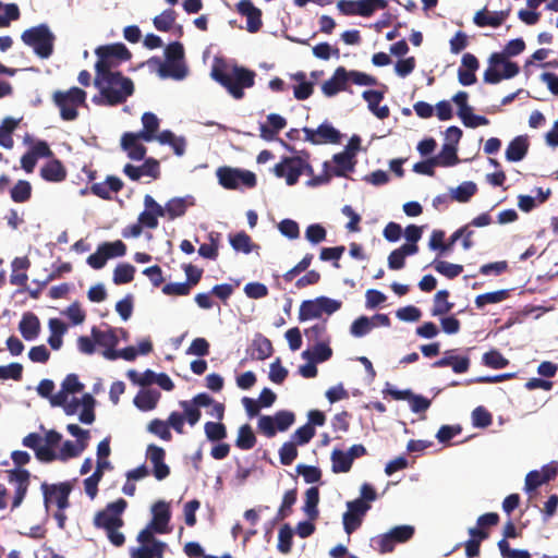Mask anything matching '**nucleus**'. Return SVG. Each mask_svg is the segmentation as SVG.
<instances>
[{"instance_id": "f257e3e1", "label": "nucleus", "mask_w": 558, "mask_h": 558, "mask_svg": "<svg viewBox=\"0 0 558 558\" xmlns=\"http://www.w3.org/2000/svg\"><path fill=\"white\" fill-rule=\"evenodd\" d=\"M94 85L99 89L101 99L94 96L98 105L118 106L126 101L134 93V83L120 71L96 72Z\"/></svg>"}, {"instance_id": "f03ea898", "label": "nucleus", "mask_w": 558, "mask_h": 558, "mask_svg": "<svg viewBox=\"0 0 558 558\" xmlns=\"http://www.w3.org/2000/svg\"><path fill=\"white\" fill-rule=\"evenodd\" d=\"M524 49V40L515 38L508 41L502 51L493 52L488 58V68L483 75L484 82L487 84H498L502 80L517 76L520 68L518 63L510 61L509 58L519 56Z\"/></svg>"}, {"instance_id": "7ed1b4c3", "label": "nucleus", "mask_w": 558, "mask_h": 558, "mask_svg": "<svg viewBox=\"0 0 558 558\" xmlns=\"http://www.w3.org/2000/svg\"><path fill=\"white\" fill-rule=\"evenodd\" d=\"M255 76L254 71L239 65H234L231 72H229L223 62L215 63L211 69V77L235 99L244 97V88L254 86Z\"/></svg>"}, {"instance_id": "20e7f679", "label": "nucleus", "mask_w": 558, "mask_h": 558, "mask_svg": "<svg viewBox=\"0 0 558 558\" xmlns=\"http://www.w3.org/2000/svg\"><path fill=\"white\" fill-rule=\"evenodd\" d=\"M21 39L41 59H48L53 52L56 37L47 24H39L24 31Z\"/></svg>"}, {"instance_id": "39448f33", "label": "nucleus", "mask_w": 558, "mask_h": 558, "mask_svg": "<svg viewBox=\"0 0 558 558\" xmlns=\"http://www.w3.org/2000/svg\"><path fill=\"white\" fill-rule=\"evenodd\" d=\"M95 53L98 58L95 63V71L101 73L104 71H113L114 68L132 58L131 51L122 43L99 46Z\"/></svg>"}, {"instance_id": "423d86ee", "label": "nucleus", "mask_w": 558, "mask_h": 558, "mask_svg": "<svg viewBox=\"0 0 558 558\" xmlns=\"http://www.w3.org/2000/svg\"><path fill=\"white\" fill-rule=\"evenodd\" d=\"M53 104L60 110V117L64 121H73L78 117L77 108L85 105L86 92L78 87L70 89L56 90L52 95Z\"/></svg>"}, {"instance_id": "0eeeda50", "label": "nucleus", "mask_w": 558, "mask_h": 558, "mask_svg": "<svg viewBox=\"0 0 558 558\" xmlns=\"http://www.w3.org/2000/svg\"><path fill=\"white\" fill-rule=\"evenodd\" d=\"M165 64L161 65L162 78L172 77L183 80L187 75V68L184 64V47L179 41L170 43L165 48Z\"/></svg>"}, {"instance_id": "6e6552de", "label": "nucleus", "mask_w": 558, "mask_h": 558, "mask_svg": "<svg viewBox=\"0 0 558 558\" xmlns=\"http://www.w3.org/2000/svg\"><path fill=\"white\" fill-rule=\"evenodd\" d=\"M341 301L327 296H318L315 300L303 301L299 310V319L305 322L313 318H319L323 313L328 315L341 308Z\"/></svg>"}, {"instance_id": "1a4fd4ad", "label": "nucleus", "mask_w": 558, "mask_h": 558, "mask_svg": "<svg viewBox=\"0 0 558 558\" xmlns=\"http://www.w3.org/2000/svg\"><path fill=\"white\" fill-rule=\"evenodd\" d=\"M128 507L126 500L119 498L106 506L105 509L98 511L94 517V525L105 531L112 527H122L124 522L121 518Z\"/></svg>"}, {"instance_id": "9d476101", "label": "nucleus", "mask_w": 558, "mask_h": 558, "mask_svg": "<svg viewBox=\"0 0 558 558\" xmlns=\"http://www.w3.org/2000/svg\"><path fill=\"white\" fill-rule=\"evenodd\" d=\"M220 185L228 190H235L240 185L253 189L257 184L256 175L252 171L230 167H221L217 170Z\"/></svg>"}, {"instance_id": "9b49d317", "label": "nucleus", "mask_w": 558, "mask_h": 558, "mask_svg": "<svg viewBox=\"0 0 558 558\" xmlns=\"http://www.w3.org/2000/svg\"><path fill=\"white\" fill-rule=\"evenodd\" d=\"M388 5L386 0H339L337 8L347 16L360 15L369 17L376 10H384Z\"/></svg>"}, {"instance_id": "f8f14e48", "label": "nucleus", "mask_w": 558, "mask_h": 558, "mask_svg": "<svg viewBox=\"0 0 558 558\" xmlns=\"http://www.w3.org/2000/svg\"><path fill=\"white\" fill-rule=\"evenodd\" d=\"M371 505L362 499L347 502V511L342 515L343 530L348 535L355 532L363 523Z\"/></svg>"}, {"instance_id": "ddd939ff", "label": "nucleus", "mask_w": 558, "mask_h": 558, "mask_svg": "<svg viewBox=\"0 0 558 558\" xmlns=\"http://www.w3.org/2000/svg\"><path fill=\"white\" fill-rule=\"evenodd\" d=\"M72 484L70 482H62L59 484H41L44 495V504L46 508L51 502H54L59 510H65L70 507L69 496L72 492Z\"/></svg>"}, {"instance_id": "4468645a", "label": "nucleus", "mask_w": 558, "mask_h": 558, "mask_svg": "<svg viewBox=\"0 0 558 558\" xmlns=\"http://www.w3.org/2000/svg\"><path fill=\"white\" fill-rule=\"evenodd\" d=\"M305 160L301 157H284L274 167V173L278 178H286L288 185L298 183L300 177L304 173Z\"/></svg>"}, {"instance_id": "2eb2a0df", "label": "nucleus", "mask_w": 558, "mask_h": 558, "mask_svg": "<svg viewBox=\"0 0 558 558\" xmlns=\"http://www.w3.org/2000/svg\"><path fill=\"white\" fill-rule=\"evenodd\" d=\"M304 140L314 145L338 144L341 141L340 132L329 123H322L316 130L303 128Z\"/></svg>"}, {"instance_id": "dca6fc26", "label": "nucleus", "mask_w": 558, "mask_h": 558, "mask_svg": "<svg viewBox=\"0 0 558 558\" xmlns=\"http://www.w3.org/2000/svg\"><path fill=\"white\" fill-rule=\"evenodd\" d=\"M146 458L153 465V474L158 481H162L170 475V468L165 462L166 451L162 447L150 444L146 449Z\"/></svg>"}, {"instance_id": "f3484780", "label": "nucleus", "mask_w": 558, "mask_h": 558, "mask_svg": "<svg viewBox=\"0 0 558 558\" xmlns=\"http://www.w3.org/2000/svg\"><path fill=\"white\" fill-rule=\"evenodd\" d=\"M236 11L246 17V29L250 33H257L262 26V10L256 8L251 0H241L236 4Z\"/></svg>"}, {"instance_id": "a211bd4d", "label": "nucleus", "mask_w": 558, "mask_h": 558, "mask_svg": "<svg viewBox=\"0 0 558 558\" xmlns=\"http://www.w3.org/2000/svg\"><path fill=\"white\" fill-rule=\"evenodd\" d=\"M145 210L138 216V222L146 228L155 229L158 227V217H163V207L158 204L153 196L145 195Z\"/></svg>"}, {"instance_id": "6ab92c4d", "label": "nucleus", "mask_w": 558, "mask_h": 558, "mask_svg": "<svg viewBox=\"0 0 558 558\" xmlns=\"http://www.w3.org/2000/svg\"><path fill=\"white\" fill-rule=\"evenodd\" d=\"M151 512L153 519L149 523L151 529L158 534L169 533L168 524L171 519L169 504L159 500L153 506Z\"/></svg>"}, {"instance_id": "aec40b11", "label": "nucleus", "mask_w": 558, "mask_h": 558, "mask_svg": "<svg viewBox=\"0 0 558 558\" xmlns=\"http://www.w3.org/2000/svg\"><path fill=\"white\" fill-rule=\"evenodd\" d=\"M9 481L16 483L12 508H17L26 496L29 485V472L24 469L9 471Z\"/></svg>"}, {"instance_id": "412c9836", "label": "nucleus", "mask_w": 558, "mask_h": 558, "mask_svg": "<svg viewBox=\"0 0 558 558\" xmlns=\"http://www.w3.org/2000/svg\"><path fill=\"white\" fill-rule=\"evenodd\" d=\"M325 96L332 97L339 92L348 90V71L344 66H338L332 76L322 85Z\"/></svg>"}, {"instance_id": "4be33fe9", "label": "nucleus", "mask_w": 558, "mask_h": 558, "mask_svg": "<svg viewBox=\"0 0 558 558\" xmlns=\"http://www.w3.org/2000/svg\"><path fill=\"white\" fill-rule=\"evenodd\" d=\"M123 182L120 178L114 175H108L104 182L94 183L89 187V192L101 198L109 201L111 199V193H118L123 189Z\"/></svg>"}, {"instance_id": "5701e85b", "label": "nucleus", "mask_w": 558, "mask_h": 558, "mask_svg": "<svg viewBox=\"0 0 558 558\" xmlns=\"http://www.w3.org/2000/svg\"><path fill=\"white\" fill-rule=\"evenodd\" d=\"M142 140L138 133L126 132L122 135L121 147L128 153L132 160H143L146 155V147L138 141Z\"/></svg>"}, {"instance_id": "b1692460", "label": "nucleus", "mask_w": 558, "mask_h": 558, "mask_svg": "<svg viewBox=\"0 0 558 558\" xmlns=\"http://www.w3.org/2000/svg\"><path fill=\"white\" fill-rule=\"evenodd\" d=\"M509 11H488L486 8L477 11L473 17V23L478 27H499L506 21Z\"/></svg>"}, {"instance_id": "393cba45", "label": "nucleus", "mask_w": 558, "mask_h": 558, "mask_svg": "<svg viewBox=\"0 0 558 558\" xmlns=\"http://www.w3.org/2000/svg\"><path fill=\"white\" fill-rule=\"evenodd\" d=\"M453 351H446L445 356L433 363V367L450 366L456 374H462L469 371L471 361L468 356L452 355Z\"/></svg>"}, {"instance_id": "a878e982", "label": "nucleus", "mask_w": 558, "mask_h": 558, "mask_svg": "<svg viewBox=\"0 0 558 558\" xmlns=\"http://www.w3.org/2000/svg\"><path fill=\"white\" fill-rule=\"evenodd\" d=\"M529 140L525 135L515 136L506 149V159L511 162L521 161L529 151Z\"/></svg>"}, {"instance_id": "bb28decb", "label": "nucleus", "mask_w": 558, "mask_h": 558, "mask_svg": "<svg viewBox=\"0 0 558 558\" xmlns=\"http://www.w3.org/2000/svg\"><path fill=\"white\" fill-rule=\"evenodd\" d=\"M362 97L367 101L368 109L373 114H375L378 119H386L390 114V110L388 106L379 107V102L384 99V94L379 90H364Z\"/></svg>"}, {"instance_id": "cd10ccee", "label": "nucleus", "mask_w": 558, "mask_h": 558, "mask_svg": "<svg viewBox=\"0 0 558 558\" xmlns=\"http://www.w3.org/2000/svg\"><path fill=\"white\" fill-rule=\"evenodd\" d=\"M66 174V169L59 159L48 161L40 169V177L47 182H62Z\"/></svg>"}, {"instance_id": "c85d7f7f", "label": "nucleus", "mask_w": 558, "mask_h": 558, "mask_svg": "<svg viewBox=\"0 0 558 558\" xmlns=\"http://www.w3.org/2000/svg\"><path fill=\"white\" fill-rule=\"evenodd\" d=\"M19 330L25 340H34L40 331L38 317L31 312L25 313L19 324Z\"/></svg>"}, {"instance_id": "c756f323", "label": "nucleus", "mask_w": 558, "mask_h": 558, "mask_svg": "<svg viewBox=\"0 0 558 558\" xmlns=\"http://www.w3.org/2000/svg\"><path fill=\"white\" fill-rule=\"evenodd\" d=\"M332 160L336 163L331 170L335 177H345L348 172L354 170L356 163L355 157L350 151L335 154Z\"/></svg>"}, {"instance_id": "7c9ffc66", "label": "nucleus", "mask_w": 558, "mask_h": 558, "mask_svg": "<svg viewBox=\"0 0 558 558\" xmlns=\"http://www.w3.org/2000/svg\"><path fill=\"white\" fill-rule=\"evenodd\" d=\"M161 395L155 389L141 390L134 398V404L142 411H150L157 407Z\"/></svg>"}, {"instance_id": "2f4dec72", "label": "nucleus", "mask_w": 558, "mask_h": 558, "mask_svg": "<svg viewBox=\"0 0 558 558\" xmlns=\"http://www.w3.org/2000/svg\"><path fill=\"white\" fill-rule=\"evenodd\" d=\"M319 504V489L316 486L310 487L305 492V501L302 510L306 514L307 519L311 521H315L319 517L318 510Z\"/></svg>"}, {"instance_id": "473e14b6", "label": "nucleus", "mask_w": 558, "mask_h": 558, "mask_svg": "<svg viewBox=\"0 0 558 558\" xmlns=\"http://www.w3.org/2000/svg\"><path fill=\"white\" fill-rule=\"evenodd\" d=\"M90 333L98 345L106 348L105 351L116 350V347L119 343L118 336L113 328L102 331L97 327H93Z\"/></svg>"}, {"instance_id": "72a5a7b5", "label": "nucleus", "mask_w": 558, "mask_h": 558, "mask_svg": "<svg viewBox=\"0 0 558 558\" xmlns=\"http://www.w3.org/2000/svg\"><path fill=\"white\" fill-rule=\"evenodd\" d=\"M332 355V350L329 347L327 342L319 341L317 342L312 350H305L302 353V357L316 362V363H323L328 361Z\"/></svg>"}, {"instance_id": "f704fd0d", "label": "nucleus", "mask_w": 558, "mask_h": 558, "mask_svg": "<svg viewBox=\"0 0 558 558\" xmlns=\"http://www.w3.org/2000/svg\"><path fill=\"white\" fill-rule=\"evenodd\" d=\"M167 544L163 542H155L154 545H142L131 550L132 558H163Z\"/></svg>"}, {"instance_id": "c9c22d12", "label": "nucleus", "mask_w": 558, "mask_h": 558, "mask_svg": "<svg viewBox=\"0 0 558 558\" xmlns=\"http://www.w3.org/2000/svg\"><path fill=\"white\" fill-rule=\"evenodd\" d=\"M252 357L258 361L270 357L274 353L271 341L263 335H257L252 343Z\"/></svg>"}, {"instance_id": "e433bc0d", "label": "nucleus", "mask_w": 558, "mask_h": 558, "mask_svg": "<svg viewBox=\"0 0 558 558\" xmlns=\"http://www.w3.org/2000/svg\"><path fill=\"white\" fill-rule=\"evenodd\" d=\"M19 123L20 119L16 120L11 117H7L3 119L0 125V145L3 148L11 149L13 147L14 141L12 134L17 128Z\"/></svg>"}, {"instance_id": "4c0bfd02", "label": "nucleus", "mask_w": 558, "mask_h": 558, "mask_svg": "<svg viewBox=\"0 0 558 558\" xmlns=\"http://www.w3.org/2000/svg\"><path fill=\"white\" fill-rule=\"evenodd\" d=\"M296 488L289 489L284 493L281 505L275 515L274 522H279L288 518L292 513V507L296 502Z\"/></svg>"}, {"instance_id": "58836bf2", "label": "nucleus", "mask_w": 558, "mask_h": 558, "mask_svg": "<svg viewBox=\"0 0 558 558\" xmlns=\"http://www.w3.org/2000/svg\"><path fill=\"white\" fill-rule=\"evenodd\" d=\"M143 130L138 132L142 140L150 142L155 138V134L159 128V120L153 112H145L142 116Z\"/></svg>"}, {"instance_id": "ea45409f", "label": "nucleus", "mask_w": 558, "mask_h": 558, "mask_svg": "<svg viewBox=\"0 0 558 558\" xmlns=\"http://www.w3.org/2000/svg\"><path fill=\"white\" fill-rule=\"evenodd\" d=\"M433 158L438 167H452L459 162L457 147L452 144H444L439 154Z\"/></svg>"}, {"instance_id": "a19ab883", "label": "nucleus", "mask_w": 558, "mask_h": 558, "mask_svg": "<svg viewBox=\"0 0 558 558\" xmlns=\"http://www.w3.org/2000/svg\"><path fill=\"white\" fill-rule=\"evenodd\" d=\"M450 293L448 290H439L434 295V306L432 308L433 316H442L453 308V303L449 302Z\"/></svg>"}, {"instance_id": "79ce46f5", "label": "nucleus", "mask_w": 558, "mask_h": 558, "mask_svg": "<svg viewBox=\"0 0 558 558\" xmlns=\"http://www.w3.org/2000/svg\"><path fill=\"white\" fill-rule=\"evenodd\" d=\"M256 445V436L251 425L244 424L238 430L235 446L241 450H250Z\"/></svg>"}, {"instance_id": "37998d69", "label": "nucleus", "mask_w": 558, "mask_h": 558, "mask_svg": "<svg viewBox=\"0 0 558 558\" xmlns=\"http://www.w3.org/2000/svg\"><path fill=\"white\" fill-rule=\"evenodd\" d=\"M229 241L234 251L243 252L245 254H250L254 247H258V245L254 244L251 236L244 231L230 235Z\"/></svg>"}, {"instance_id": "c03bdc74", "label": "nucleus", "mask_w": 558, "mask_h": 558, "mask_svg": "<svg viewBox=\"0 0 558 558\" xmlns=\"http://www.w3.org/2000/svg\"><path fill=\"white\" fill-rule=\"evenodd\" d=\"M331 470L333 473H347L352 468V460L349 454L340 449H335L331 452Z\"/></svg>"}, {"instance_id": "a18cd8bd", "label": "nucleus", "mask_w": 558, "mask_h": 558, "mask_svg": "<svg viewBox=\"0 0 558 558\" xmlns=\"http://www.w3.org/2000/svg\"><path fill=\"white\" fill-rule=\"evenodd\" d=\"M32 185L26 180H19L10 191L11 199L14 203H26L32 197Z\"/></svg>"}, {"instance_id": "49530a36", "label": "nucleus", "mask_w": 558, "mask_h": 558, "mask_svg": "<svg viewBox=\"0 0 558 558\" xmlns=\"http://www.w3.org/2000/svg\"><path fill=\"white\" fill-rule=\"evenodd\" d=\"M187 202L182 197H174L167 202L163 207V216H168L170 220H173L178 217H181L185 214L187 209Z\"/></svg>"}, {"instance_id": "de8ad7c7", "label": "nucleus", "mask_w": 558, "mask_h": 558, "mask_svg": "<svg viewBox=\"0 0 558 558\" xmlns=\"http://www.w3.org/2000/svg\"><path fill=\"white\" fill-rule=\"evenodd\" d=\"M430 266L440 275L448 279H454L463 271V266L459 264H452L446 260L435 259Z\"/></svg>"}, {"instance_id": "09e8293b", "label": "nucleus", "mask_w": 558, "mask_h": 558, "mask_svg": "<svg viewBox=\"0 0 558 558\" xmlns=\"http://www.w3.org/2000/svg\"><path fill=\"white\" fill-rule=\"evenodd\" d=\"M177 12L173 9H166L159 15L155 16L153 24L159 32H169L177 20Z\"/></svg>"}, {"instance_id": "8fccbe9b", "label": "nucleus", "mask_w": 558, "mask_h": 558, "mask_svg": "<svg viewBox=\"0 0 558 558\" xmlns=\"http://www.w3.org/2000/svg\"><path fill=\"white\" fill-rule=\"evenodd\" d=\"M208 239L209 243H203L198 248V254L206 259L215 260L218 257L220 233L211 232Z\"/></svg>"}, {"instance_id": "3c124183", "label": "nucleus", "mask_w": 558, "mask_h": 558, "mask_svg": "<svg viewBox=\"0 0 558 558\" xmlns=\"http://www.w3.org/2000/svg\"><path fill=\"white\" fill-rule=\"evenodd\" d=\"M135 275V267L129 263L117 265L113 270V282L118 286L125 284L133 281Z\"/></svg>"}, {"instance_id": "603ef678", "label": "nucleus", "mask_w": 558, "mask_h": 558, "mask_svg": "<svg viewBox=\"0 0 558 558\" xmlns=\"http://www.w3.org/2000/svg\"><path fill=\"white\" fill-rule=\"evenodd\" d=\"M20 9L15 3L3 4L0 1V28L9 27L12 21L20 19Z\"/></svg>"}, {"instance_id": "864d4df0", "label": "nucleus", "mask_w": 558, "mask_h": 558, "mask_svg": "<svg viewBox=\"0 0 558 558\" xmlns=\"http://www.w3.org/2000/svg\"><path fill=\"white\" fill-rule=\"evenodd\" d=\"M509 296L508 290H498L480 294L475 298V305L477 308H483L487 304H496L502 302Z\"/></svg>"}, {"instance_id": "5fc2aeb1", "label": "nucleus", "mask_w": 558, "mask_h": 558, "mask_svg": "<svg viewBox=\"0 0 558 558\" xmlns=\"http://www.w3.org/2000/svg\"><path fill=\"white\" fill-rule=\"evenodd\" d=\"M477 192V186L474 182L468 181L460 184L452 191L451 199L460 203H466Z\"/></svg>"}, {"instance_id": "6e6d98bb", "label": "nucleus", "mask_w": 558, "mask_h": 558, "mask_svg": "<svg viewBox=\"0 0 558 558\" xmlns=\"http://www.w3.org/2000/svg\"><path fill=\"white\" fill-rule=\"evenodd\" d=\"M204 430L209 441H220L227 437V427L221 422H207Z\"/></svg>"}, {"instance_id": "4d7b16f0", "label": "nucleus", "mask_w": 558, "mask_h": 558, "mask_svg": "<svg viewBox=\"0 0 558 558\" xmlns=\"http://www.w3.org/2000/svg\"><path fill=\"white\" fill-rule=\"evenodd\" d=\"M96 400L90 393H85L82 397L83 410L80 414V421L84 424H92L95 421V408Z\"/></svg>"}, {"instance_id": "13d9d810", "label": "nucleus", "mask_w": 558, "mask_h": 558, "mask_svg": "<svg viewBox=\"0 0 558 558\" xmlns=\"http://www.w3.org/2000/svg\"><path fill=\"white\" fill-rule=\"evenodd\" d=\"M293 531L291 526L286 523L283 524L278 534V550L282 554H289L292 548Z\"/></svg>"}, {"instance_id": "bf43d9fd", "label": "nucleus", "mask_w": 558, "mask_h": 558, "mask_svg": "<svg viewBox=\"0 0 558 558\" xmlns=\"http://www.w3.org/2000/svg\"><path fill=\"white\" fill-rule=\"evenodd\" d=\"M147 430L165 441H170L172 439L171 432L169 429V425L167 422L154 418L149 422L147 426Z\"/></svg>"}, {"instance_id": "052dcab7", "label": "nucleus", "mask_w": 558, "mask_h": 558, "mask_svg": "<svg viewBox=\"0 0 558 558\" xmlns=\"http://www.w3.org/2000/svg\"><path fill=\"white\" fill-rule=\"evenodd\" d=\"M80 446H76L73 441L71 440H66L63 442L62 447H61V450H60V453H59V459L62 460V461H65L70 458H75L77 456H80V453L85 450V448L87 447V442L86 441H80L78 442Z\"/></svg>"}, {"instance_id": "680f3d73", "label": "nucleus", "mask_w": 558, "mask_h": 558, "mask_svg": "<svg viewBox=\"0 0 558 558\" xmlns=\"http://www.w3.org/2000/svg\"><path fill=\"white\" fill-rule=\"evenodd\" d=\"M483 363L494 369L504 368L509 365V360L506 359L499 351L490 350L483 355Z\"/></svg>"}, {"instance_id": "e2e57ef3", "label": "nucleus", "mask_w": 558, "mask_h": 558, "mask_svg": "<svg viewBox=\"0 0 558 558\" xmlns=\"http://www.w3.org/2000/svg\"><path fill=\"white\" fill-rule=\"evenodd\" d=\"M126 375L133 384L142 387L155 384L157 377V374L151 369H146L142 375H140L135 369H130Z\"/></svg>"}, {"instance_id": "0e129e2a", "label": "nucleus", "mask_w": 558, "mask_h": 558, "mask_svg": "<svg viewBox=\"0 0 558 558\" xmlns=\"http://www.w3.org/2000/svg\"><path fill=\"white\" fill-rule=\"evenodd\" d=\"M102 355L105 359H107L109 361H114L117 359H123L125 361H134L137 356V351L134 347H126L122 350L104 351Z\"/></svg>"}, {"instance_id": "69168bd1", "label": "nucleus", "mask_w": 558, "mask_h": 558, "mask_svg": "<svg viewBox=\"0 0 558 558\" xmlns=\"http://www.w3.org/2000/svg\"><path fill=\"white\" fill-rule=\"evenodd\" d=\"M298 457V448L294 441L284 442L279 449L280 462L283 465H290Z\"/></svg>"}, {"instance_id": "338daca9", "label": "nucleus", "mask_w": 558, "mask_h": 558, "mask_svg": "<svg viewBox=\"0 0 558 558\" xmlns=\"http://www.w3.org/2000/svg\"><path fill=\"white\" fill-rule=\"evenodd\" d=\"M327 231L319 223L310 225L305 230V239L312 244H318L326 240Z\"/></svg>"}, {"instance_id": "774afa93", "label": "nucleus", "mask_w": 558, "mask_h": 558, "mask_svg": "<svg viewBox=\"0 0 558 558\" xmlns=\"http://www.w3.org/2000/svg\"><path fill=\"white\" fill-rule=\"evenodd\" d=\"M296 472L301 474L304 481L308 484L317 483L322 478V471L317 466L299 464Z\"/></svg>"}]
</instances>
